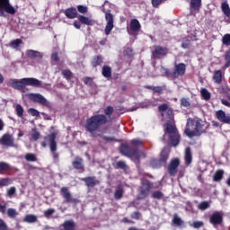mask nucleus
Returning <instances> with one entry per match:
<instances>
[{"mask_svg": "<svg viewBox=\"0 0 230 230\" xmlns=\"http://www.w3.org/2000/svg\"><path fill=\"white\" fill-rule=\"evenodd\" d=\"M200 93L203 100H206L207 102H208V100H211V93H209V91H208V89L201 88Z\"/></svg>", "mask_w": 230, "mask_h": 230, "instance_id": "39", "label": "nucleus"}, {"mask_svg": "<svg viewBox=\"0 0 230 230\" xmlns=\"http://www.w3.org/2000/svg\"><path fill=\"white\" fill-rule=\"evenodd\" d=\"M11 84L13 89H17L18 91L24 93L26 85L31 87H42V81L33 77H25L20 80L13 79L11 80Z\"/></svg>", "mask_w": 230, "mask_h": 230, "instance_id": "2", "label": "nucleus"}, {"mask_svg": "<svg viewBox=\"0 0 230 230\" xmlns=\"http://www.w3.org/2000/svg\"><path fill=\"white\" fill-rule=\"evenodd\" d=\"M17 215L18 213H17V210H15V208L7 209V216L9 217V218H15Z\"/></svg>", "mask_w": 230, "mask_h": 230, "instance_id": "49", "label": "nucleus"}, {"mask_svg": "<svg viewBox=\"0 0 230 230\" xmlns=\"http://www.w3.org/2000/svg\"><path fill=\"white\" fill-rule=\"evenodd\" d=\"M224 78H225V75L222 70H217L214 72L212 80L214 84H217V85H220L222 84V81L224 80Z\"/></svg>", "mask_w": 230, "mask_h": 230, "instance_id": "21", "label": "nucleus"}, {"mask_svg": "<svg viewBox=\"0 0 230 230\" xmlns=\"http://www.w3.org/2000/svg\"><path fill=\"white\" fill-rule=\"evenodd\" d=\"M16 189L15 187H10L8 190H7V197H9L10 199H12L13 197L15 196V193H16Z\"/></svg>", "mask_w": 230, "mask_h": 230, "instance_id": "53", "label": "nucleus"}, {"mask_svg": "<svg viewBox=\"0 0 230 230\" xmlns=\"http://www.w3.org/2000/svg\"><path fill=\"white\" fill-rule=\"evenodd\" d=\"M129 30L133 31V33H137L141 30V23H139V20L132 19L129 23Z\"/></svg>", "mask_w": 230, "mask_h": 230, "instance_id": "22", "label": "nucleus"}, {"mask_svg": "<svg viewBox=\"0 0 230 230\" xmlns=\"http://www.w3.org/2000/svg\"><path fill=\"white\" fill-rule=\"evenodd\" d=\"M24 222H27V224H35V222H37V216L33 214H28L24 217Z\"/></svg>", "mask_w": 230, "mask_h": 230, "instance_id": "38", "label": "nucleus"}, {"mask_svg": "<svg viewBox=\"0 0 230 230\" xmlns=\"http://www.w3.org/2000/svg\"><path fill=\"white\" fill-rule=\"evenodd\" d=\"M222 44L224 46H230V34L226 33L222 38Z\"/></svg>", "mask_w": 230, "mask_h": 230, "instance_id": "48", "label": "nucleus"}, {"mask_svg": "<svg viewBox=\"0 0 230 230\" xmlns=\"http://www.w3.org/2000/svg\"><path fill=\"white\" fill-rule=\"evenodd\" d=\"M169 157H170V151H168V149L166 148H164L161 151L158 159L160 160V163H163V164L165 165L166 163L168 162Z\"/></svg>", "mask_w": 230, "mask_h": 230, "instance_id": "24", "label": "nucleus"}, {"mask_svg": "<svg viewBox=\"0 0 230 230\" xmlns=\"http://www.w3.org/2000/svg\"><path fill=\"white\" fill-rule=\"evenodd\" d=\"M119 151L121 155H124V157H128L132 161H139V159H141V155H145V153H143L141 150L132 149L128 145L126 144H121Z\"/></svg>", "mask_w": 230, "mask_h": 230, "instance_id": "4", "label": "nucleus"}, {"mask_svg": "<svg viewBox=\"0 0 230 230\" xmlns=\"http://www.w3.org/2000/svg\"><path fill=\"white\" fill-rule=\"evenodd\" d=\"M209 208H211V201H201L198 205L199 211H206V209H209Z\"/></svg>", "mask_w": 230, "mask_h": 230, "instance_id": "32", "label": "nucleus"}, {"mask_svg": "<svg viewBox=\"0 0 230 230\" xmlns=\"http://www.w3.org/2000/svg\"><path fill=\"white\" fill-rule=\"evenodd\" d=\"M77 11L79 12V13H87L88 9L85 5H77Z\"/></svg>", "mask_w": 230, "mask_h": 230, "instance_id": "59", "label": "nucleus"}, {"mask_svg": "<svg viewBox=\"0 0 230 230\" xmlns=\"http://www.w3.org/2000/svg\"><path fill=\"white\" fill-rule=\"evenodd\" d=\"M181 48L183 49H190V48H191V40L188 38H184L181 41Z\"/></svg>", "mask_w": 230, "mask_h": 230, "instance_id": "44", "label": "nucleus"}, {"mask_svg": "<svg viewBox=\"0 0 230 230\" xmlns=\"http://www.w3.org/2000/svg\"><path fill=\"white\" fill-rule=\"evenodd\" d=\"M0 230H8V225H6V222L4 220L0 218Z\"/></svg>", "mask_w": 230, "mask_h": 230, "instance_id": "64", "label": "nucleus"}, {"mask_svg": "<svg viewBox=\"0 0 230 230\" xmlns=\"http://www.w3.org/2000/svg\"><path fill=\"white\" fill-rule=\"evenodd\" d=\"M152 188H154V183L148 180H144L138 189V194L137 195V200H145L148 197Z\"/></svg>", "mask_w": 230, "mask_h": 230, "instance_id": "8", "label": "nucleus"}, {"mask_svg": "<svg viewBox=\"0 0 230 230\" xmlns=\"http://www.w3.org/2000/svg\"><path fill=\"white\" fill-rule=\"evenodd\" d=\"M203 128L204 124L202 123V119H197L195 122L193 119H190L186 124L184 134L188 136V137H195L203 134Z\"/></svg>", "mask_w": 230, "mask_h": 230, "instance_id": "3", "label": "nucleus"}, {"mask_svg": "<svg viewBox=\"0 0 230 230\" xmlns=\"http://www.w3.org/2000/svg\"><path fill=\"white\" fill-rule=\"evenodd\" d=\"M60 195L63 197L65 202L66 204H79L80 199L76 198H73V194H71V191L67 187H62L60 189Z\"/></svg>", "mask_w": 230, "mask_h": 230, "instance_id": "10", "label": "nucleus"}, {"mask_svg": "<svg viewBox=\"0 0 230 230\" xmlns=\"http://www.w3.org/2000/svg\"><path fill=\"white\" fill-rule=\"evenodd\" d=\"M114 114V108L108 106L104 109V114H95L86 119L84 128L86 132L92 134L93 137H101L106 143H112L116 138L112 137H105L102 134H96V131L109 123V118Z\"/></svg>", "mask_w": 230, "mask_h": 230, "instance_id": "1", "label": "nucleus"}, {"mask_svg": "<svg viewBox=\"0 0 230 230\" xmlns=\"http://www.w3.org/2000/svg\"><path fill=\"white\" fill-rule=\"evenodd\" d=\"M200 6H202V0H190V8L192 10H200Z\"/></svg>", "mask_w": 230, "mask_h": 230, "instance_id": "35", "label": "nucleus"}, {"mask_svg": "<svg viewBox=\"0 0 230 230\" xmlns=\"http://www.w3.org/2000/svg\"><path fill=\"white\" fill-rule=\"evenodd\" d=\"M164 197V194H163V192L161 190H155L152 193V198L157 199L158 200H161V199H163Z\"/></svg>", "mask_w": 230, "mask_h": 230, "instance_id": "47", "label": "nucleus"}, {"mask_svg": "<svg viewBox=\"0 0 230 230\" xmlns=\"http://www.w3.org/2000/svg\"><path fill=\"white\" fill-rule=\"evenodd\" d=\"M144 88L148 89L149 91H153L156 94H163V91H164V86L145 85Z\"/></svg>", "mask_w": 230, "mask_h": 230, "instance_id": "27", "label": "nucleus"}, {"mask_svg": "<svg viewBox=\"0 0 230 230\" xmlns=\"http://www.w3.org/2000/svg\"><path fill=\"white\" fill-rule=\"evenodd\" d=\"M62 75L66 80H69L73 76V72L69 69H66L62 71Z\"/></svg>", "mask_w": 230, "mask_h": 230, "instance_id": "52", "label": "nucleus"}, {"mask_svg": "<svg viewBox=\"0 0 230 230\" xmlns=\"http://www.w3.org/2000/svg\"><path fill=\"white\" fill-rule=\"evenodd\" d=\"M57 132H52L44 137V141L41 142V146L46 148L48 143L49 145L50 152L52 154L53 159H58V153H57Z\"/></svg>", "mask_w": 230, "mask_h": 230, "instance_id": "5", "label": "nucleus"}, {"mask_svg": "<svg viewBox=\"0 0 230 230\" xmlns=\"http://www.w3.org/2000/svg\"><path fill=\"white\" fill-rule=\"evenodd\" d=\"M131 145H133V146H141V145H143V141L141 139H133L131 140Z\"/></svg>", "mask_w": 230, "mask_h": 230, "instance_id": "62", "label": "nucleus"}, {"mask_svg": "<svg viewBox=\"0 0 230 230\" xmlns=\"http://www.w3.org/2000/svg\"><path fill=\"white\" fill-rule=\"evenodd\" d=\"M11 170L10 164L6 162H0V174Z\"/></svg>", "mask_w": 230, "mask_h": 230, "instance_id": "40", "label": "nucleus"}, {"mask_svg": "<svg viewBox=\"0 0 230 230\" xmlns=\"http://www.w3.org/2000/svg\"><path fill=\"white\" fill-rule=\"evenodd\" d=\"M102 75L104 78H111L112 76V68L109 66H103Z\"/></svg>", "mask_w": 230, "mask_h": 230, "instance_id": "29", "label": "nucleus"}, {"mask_svg": "<svg viewBox=\"0 0 230 230\" xmlns=\"http://www.w3.org/2000/svg\"><path fill=\"white\" fill-rule=\"evenodd\" d=\"M103 13H105V19L107 22L105 27V34L111 35V32L114 29V15L109 12H106L105 9L102 10Z\"/></svg>", "mask_w": 230, "mask_h": 230, "instance_id": "13", "label": "nucleus"}, {"mask_svg": "<svg viewBox=\"0 0 230 230\" xmlns=\"http://www.w3.org/2000/svg\"><path fill=\"white\" fill-rule=\"evenodd\" d=\"M27 56L30 58H42V54L37 50L29 49L27 50Z\"/></svg>", "mask_w": 230, "mask_h": 230, "instance_id": "30", "label": "nucleus"}, {"mask_svg": "<svg viewBox=\"0 0 230 230\" xmlns=\"http://www.w3.org/2000/svg\"><path fill=\"white\" fill-rule=\"evenodd\" d=\"M150 166H152L155 169L161 168L162 166H164L163 164V162L159 160V158H155L150 161Z\"/></svg>", "mask_w": 230, "mask_h": 230, "instance_id": "33", "label": "nucleus"}, {"mask_svg": "<svg viewBox=\"0 0 230 230\" xmlns=\"http://www.w3.org/2000/svg\"><path fill=\"white\" fill-rule=\"evenodd\" d=\"M91 64L93 67H98V66H102L103 64V57L100 55L93 57Z\"/></svg>", "mask_w": 230, "mask_h": 230, "instance_id": "26", "label": "nucleus"}, {"mask_svg": "<svg viewBox=\"0 0 230 230\" xmlns=\"http://www.w3.org/2000/svg\"><path fill=\"white\" fill-rule=\"evenodd\" d=\"M225 60H226V64H225V67H230V49H228L226 52V55H225Z\"/></svg>", "mask_w": 230, "mask_h": 230, "instance_id": "55", "label": "nucleus"}, {"mask_svg": "<svg viewBox=\"0 0 230 230\" xmlns=\"http://www.w3.org/2000/svg\"><path fill=\"white\" fill-rule=\"evenodd\" d=\"M216 117L221 123H226L227 125H230V115H226V111L219 110L216 111Z\"/></svg>", "mask_w": 230, "mask_h": 230, "instance_id": "20", "label": "nucleus"}, {"mask_svg": "<svg viewBox=\"0 0 230 230\" xmlns=\"http://www.w3.org/2000/svg\"><path fill=\"white\" fill-rule=\"evenodd\" d=\"M168 110H169L168 109V104H166V103H163L160 106H158V111L160 112H166Z\"/></svg>", "mask_w": 230, "mask_h": 230, "instance_id": "60", "label": "nucleus"}, {"mask_svg": "<svg viewBox=\"0 0 230 230\" xmlns=\"http://www.w3.org/2000/svg\"><path fill=\"white\" fill-rule=\"evenodd\" d=\"M12 184V180L10 178H1L0 179V188H4L5 186H10Z\"/></svg>", "mask_w": 230, "mask_h": 230, "instance_id": "45", "label": "nucleus"}, {"mask_svg": "<svg viewBox=\"0 0 230 230\" xmlns=\"http://www.w3.org/2000/svg\"><path fill=\"white\" fill-rule=\"evenodd\" d=\"M221 10L226 17H230V7H229V4H227V2L222 3Z\"/></svg>", "mask_w": 230, "mask_h": 230, "instance_id": "36", "label": "nucleus"}, {"mask_svg": "<svg viewBox=\"0 0 230 230\" xmlns=\"http://www.w3.org/2000/svg\"><path fill=\"white\" fill-rule=\"evenodd\" d=\"M72 166L74 170H77L80 173H84L85 172V166L84 165V158L80 156H76L75 160L72 162Z\"/></svg>", "mask_w": 230, "mask_h": 230, "instance_id": "17", "label": "nucleus"}, {"mask_svg": "<svg viewBox=\"0 0 230 230\" xmlns=\"http://www.w3.org/2000/svg\"><path fill=\"white\" fill-rule=\"evenodd\" d=\"M26 161H29L31 163L37 162V155L33 153H27L24 156Z\"/></svg>", "mask_w": 230, "mask_h": 230, "instance_id": "43", "label": "nucleus"}, {"mask_svg": "<svg viewBox=\"0 0 230 230\" xmlns=\"http://www.w3.org/2000/svg\"><path fill=\"white\" fill-rule=\"evenodd\" d=\"M222 179H224V170L219 169L215 172V173L213 175V181H214V182H220V181H222Z\"/></svg>", "mask_w": 230, "mask_h": 230, "instance_id": "28", "label": "nucleus"}, {"mask_svg": "<svg viewBox=\"0 0 230 230\" xmlns=\"http://www.w3.org/2000/svg\"><path fill=\"white\" fill-rule=\"evenodd\" d=\"M82 24H84L85 26H94V20H93L87 16L79 15L78 21L75 20L74 22V27L76 30H80V28H82Z\"/></svg>", "mask_w": 230, "mask_h": 230, "instance_id": "11", "label": "nucleus"}, {"mask_svg": "<svg viewBox=\"0 0 230 230\" xmlns=\"http://www.w3.org/2000/svg\"><path fill=\"white\" fill-rule=\"evenodd\" d=\"M54 213H55L54 208H49L43 212V215L44 217H46V218H49V217H51V215H53Z\"/></svg>", "mask_w": 230, "mask_h": 230, "instance_id": "57", "label": "nucleus"}, {"mask_svg": "<svg viewBox=\"0 0 230 230\" xmlns=\"http://www.w3.org/2000/svg\"><path fill=\"white\" fill-rule=\"evenodd\" d=\"M163 3H166V0H152V6L153 8H159V5Z\"/></svg>", "mask_w": 230, "mask_h": 230, "instance_id": "56", "label": "nucleus"}, {"mask_svg": "<svg viewBox=\"0 0 230 230\" xmlns=\"http://www.w3.org/2000/svg\"><path fill=\"white\" fill-rule=\"evenodd\" d=\"M131 218H133V220H139V218H141V212H133L131 214Z\"/></svg>", "mask_w": 230, "mask_h": 230, "instance_id": "63", "label": "nucleus"}, {"mask_svg": "<svg viewBox=\"0 0 230 230\" xmlns=\"http://www.w3.org/2000/svg\"><path fill=\"white\" fill-rule=\"evenodd\" d=\"M31 137L33 141H39V139L40 138V132H39L37 128H33L31 133Z\"/></svg>", "mask_w": 230, "mask_h": 230, "instance_id": "50", "label": "nucleus"}, {"mask_svg": "<svg viewBox=\"0 0 230 230\" xmlns=\"http://www.w3.org/2000/svg\"><path fill=\"white\" fill-rule=\"evenodd\" d=\"M123 193H125L123 187L119 186L114 192V199L116 200H121L123 199Z\"/></svg>", "mask_w": 230, "mask_h": 230, "instance_id": "31", "label": "nucleus"}, {"mask_svg": "<svg viewBox=\"0 0 230 230\" xmlns=\"http://www.w3.org/2000/svg\"><path fill=\"white\" fill-rule=\"evenodd\" d=\"M209 223L217 227V226H222L224 223V212L216 211L209 217Z\"/></svg>", "mask_w": 230, "mask_h": 230, "instance_id": "14", "label": "nucleus"}, {"mask_svg": "<svg viewBox=\"0 0 230 230\" xmlns=\"http://www.w3.org/2000/svg\"><path fill=\"white\" fill-rule=\"evenodd\" d=\"M29 100H31V102H35V103H40L41 105H44V107H48L49 109L51 108V103H49V102H48V100L40 93H29Z\"/></svg>", "mask_w": 230, "mask_h": 230, "instance_id": "12", "label": "nucleus"}, {"mask_svg": "<svg viewBox=\"0 0 230 230\" xmlns=\"http://www.w3.org/2000/svg\"><path fill=\"white\" fill-rule=\"evenodd\" d=\"M180 165L181 160L179 158H172L167 167L169 174L172 176L177 175V169Z\"/></svg>", "mask_w": 230, "mask_h": 230, "instance_id": "16", "label": "nucleus"}, {"mask_svg": "<svg viewBox=\"0 0 230 230\" xmlns=\"http://www.w3.org/2000/svg\"><path fill=\"white\" fill-rule=\"evenodd\" d=\"M164 76L171 78L172 80H177L179 76H184L186 75V64L179 63L174 65L173 72L169 68H164Z\"/></svg>", "mask_w": 230, "mask_h": 230, "instance_id": "6", "label": "nucleus"}, {"mask_svg": "<svg viewBox=\"0 0 230 230\" xmlns=\"http://www.w3.org/2000/svg\"><path fill=\"white\" fill-rule=\"evenodd\" d=\"M127 168H128L127 164L123 161L117 162L115 165L116 170H127Z\"/></svg>", "mask_w": 230, "mask_h": 230, "instance_id": "46", "label": "nucleus"}, {"mask_svg": "<svg viewBox=\"0 0 230 230\" xmlns=\"http://www.w3.org/2000/svg\"><path fill=\"white\" fill-rule=\"evenodd\" d=\"M85 85H93V77L86 76L83 79Z\"/></svg>", "mask_w": 230, "mask_h": 230, "instance_id": "61", "label": "nucleus"}, {"mask_svg": "<svg viewBox=\"0 0 230 230\" xmlns=\"http://www.w3.org/2000/svg\"><path fill=\"white\" fill-rule=\"evenodd\" d=\"M165 134L169 135V140L172 146H177L181 143L179 130L172 124L167 123L165 125Z\"/></svg>", "mask_w": 230, "mask_h": 230, "instance_id": "7", "label": "nucleus"}, {"mask_svg": "<svg viewBox=\"0 0 230 230\" xmlns=\"http://www.w3.org/2000/svg\"><path fill=\"white\" fill-rule=\"evenodd\" d=\"M29 114H31V116H35V117L40 116V112H39V111H37L35 108L29 109Z\"/></svg>", "mask_w": 230, "mask_h": 230, "instance_id": "58", "label": "nucleus"}, {"mask_svg": "<svg viewBox=\"0 0 230 230\" xmlns=\"http://www.w3.org/2000/svg\"><path fill=\"white\" fill-rule=\"evenodd\" d=\"M123 54L125 57H134V50L130 47H128L124 49Z\"/></svg>", "mask_w": 230, "mask_h": 230, "instance_id": "54", "label": "nucleus"}, {"mask_svg": "<svg viewBox=\"0 0 230 230\" xmlns=\"http://www.w3.org/2000/svg\"><path fill=\"white\" fill-rule=\"evenodd\" d=\"M61 227L63 230H75L76 229V223L72 219L66 220L62 225Z\"/></svg>", "mask_w": 230, "mask_h": 230, "instance_id": "25", "label": "nucleus"}, {"mask_svg": "<svg viewBox=\"0 0 230 230\" xmlns=\"http://www.w3.org/2000/svg\"><path fill=\"white\" fill-rule=\"evenodd\" d=\"M0 145L3 146L12 147L14 145L13 137L8 133L4 134L0 138Z\"/></svg>", "mask_w": 230, "mask_h": 230, "instance_id": "18", "label": "nucleus"}, {"mask_svg": "<svg viewBox=\"0 0 230 230\" xmlns=\"http://www.w3.org/2000/svg\"><path fill=\"white\" fill-rule=\"evenodd\" d=\"M180 102H181V107H186V108H188V107H190V106H191V102H190V99H188V98H181V99L180 100Z\"/></svg>", "mask_w": 230, "mask_h": 230, "instance_id": "51", "label": "nucleus"}, {"mask_svg": "<svg viewBox=\"0 0 230 230\" xmlns=\"http://www.w3.org/2000/svg\"><path fill=\"white\" fill-rule=\"evenodd\" d=\"M81 181L85 182V186H87V188H94V186H98V184H100V181L96 179L95 176L81 178Z\"/></svg>", "mask_w": 230, "mask_h": 230, "instance_id": "19", "label": "nucleus"}, {"mask_svg": "<svg viewBox=\"0 0 230 230\" xmlns=\"http://www.w3.org/2000/svg\"><path fill=\"white\" fill-rule=\"evenodd\" d=\"M15 112L18 118H22V116H24V108H22V105L17 104L15 106Z\"/></svg>", "mask_w": 230, "mask_h": 230, "instance_id": "42", "label": "nucleus"}, {"mask_svg": "<svg viewBox=\"0 0 230 230\" xmlns=\"http://www.w3.org/2000/svg\"><path fill=\"white\" fill-rule=\"evenodd\" d=\"M21 44H22V40L16 39V40H12L10 42L9 46H10V48H13V49H17V48H19V46H21Z\"/></svg>", "mask_w": 230, "mask_h": 230, "instance_id": "41", "label": "nucleus"}, {"mask_svg": "<svg viewBox=\"0 0 230 230\" xmlns=\"http://www.w3.org/2000/svg\"><path fill=\"white\" fill-rule=\"evenodd\" d=\"M65 15L67 19H76L78 17V11L75 7H69L65 10Z\"/></svg>", "mask_w": 230, "mask_h": 230, "instance_id": "23", "label": "nucleus"}, {"mask_svg": "<svg viewBox=\"0 0 230 230\" xmlns=\"http://www.w3.org/2000/svg\"><path fill=\"white\" fill-rule=\"evenodd\" d=\"M192 156H191V148L187 147L185 149V164H191Z\"/></svg>", "mask_w": 230, "mask_h": 230, "instance_id": "34", "label": "nucleus"}, {"mask_svg": "<svg viewBox=\"0 0 230 230\" xmlns=\"http://www.w3.org/2000/svg\"><path fill=\"white\" fill-rule=\"evenodd\" d=\"M172 224L176 227H181V226H182V224H184V222L182 221V219L181 217H179V216L177 214H174L173 217H172Z\"/></svg>", "mask_w": 230, "mask_h": 230, "instance_id": "37", "label": "nucleus"}, {"mask_svg": "<svg viewBox=\"0 0 230 230\" xmlns=\"http://www.w3.org/2000/svg\"><path fill=\"white\" fill-rule=\"evenodd\" d=\"M6 13L15 15L17 10L10 4V0H0V17H6Z\"/></svg>", "mask_w": 230, "mask_h": 230, "instance_id": "9", "label": "nucleus"}, {"mask_svg": "<svg viewBox=\"0 0 230 230\" xmlns=\"http://www.w3.org/2000/svg\"><path fill=\"white\" fill-rule=\"evenodd\" d=\"M169 49L166 47L163 46H155V49L152 52L153 58H161V57H166L169 53Z\"/></svg>", "mask_w": 230, "mask_h": 230, "instance_id": "15", "label": "nucleus"}]
</instances>
